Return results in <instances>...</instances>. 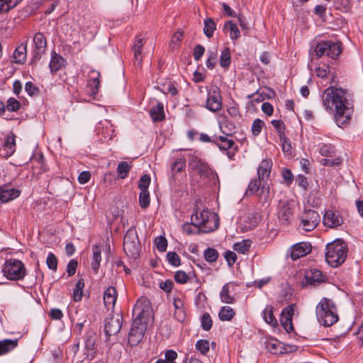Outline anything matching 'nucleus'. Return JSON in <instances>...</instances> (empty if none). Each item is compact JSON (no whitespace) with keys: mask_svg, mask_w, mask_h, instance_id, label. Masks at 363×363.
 <instances>
[{"mask_svg":"<svg viewBox=\"0 0 363 363\" xmlns=\"http://www.w3.org/2000/svg\"><path fill=\"white\" fill-rule=\"evenodd\" d=\"M184 38V33L181 30H177L172 37L169 43V47L174 50L179 46V43L182 42Z\"/></svg>","mask_w":363,"mask_h":363,"instance_id":"44","label":"nucleus"},{"mask_svg":"<svg viewBox=\"0 0 363 363\" xmlns=\"http://www.w3.org/2000/svg\"><path fill=\"white\" fill-rule=\"evenodd\" d=\"M21 107V103L15 98H9L6 104V109L9 111H17Z\"/></svg>","mask_w":363,"mask_h":363,"instance_id":"58","label":"nucleus"},{"mask_svg":"<svg viewBox=\"0 0 363 363\" xmlns=\"http://www.w3.org/2000/svg\"><path fill=\"white\" fill-rule=\"evenodd\" d=\"M195 347L202 354L206 355L209 351V342L207 340H199L196 342Z\"/></svg>","mask_w":363,"mask_h":363,"instance_id":"53","label":"nucleus"},{"mask_svg":"<svg viewBox=\"0 0 363 363\" xmlns=\"http://www.w3.org/2000/svg\"><path fill=\"white\" fill-rule=\"evenodd\" d=\"M235 286L236 284L234 282H228L222 287L220 298L223 303L230 304L235 301V298L230 295V287Z\"/></svg>","mask_w":363,"mask_h":363,"instance_id":"26","label":"nucleus"},{"mask_svg":"<svg viewBox=\"0 0 363 363\" xmlns=\"http://www.w3.org/2000/svg\"><path fill=\"white\" fill-rule=\"evenodd\" d=\"M343 218L340 212L333 210H327L323 218V223L325 226L331 228H336L343 223Z\"/></svg>","mask_w":363,"mask_h":363,"instance_id":"17","label":"nucleus"},{"mask_svg":"<svg viewBox=\"0 0 363 363\" xmlns=\"http://www.w3.org/2000/svg\"><path fill=\"white\" fill-rule=\"evenodd\" d=\"M230 31V38L232 40H236L240 38V32L236 23L233 21H228L223 26V31Z\"/></svg>","mask_w":363,"mask_h":363,"instance_id":"32","label":"nucleus"},{"mask_svg":"<svg viewBox=\"0 0 363 363\" xmlns=\"http://www.w3.org/2000/svg\"><path fill=\"white\" fill-rule=\"evenodd\" d=\"M22 0H0V12H7Z\"/></svg>","mask_w":363,"mask_h":363,"instance_id":"42","label":"nucleus"},{"mask_svg":"<svg viewBox=\"0 0 363 363\" xmlns=\"http://www.w3.org/2000/svg\"><path fill=\"white\" fill-rule=\"evenodd\" d=\"M89 76V79L87 84L91 90V94L96 95L98 94L100 87L101 74L99 72L93 69L90 71Z\"/></svg>","mask_w":363,"mask_h":363,"instance_id":"21","label":"nucleus"},{"mask_svg":"<svg viewBox=\"0 0 363 363\" xmlns=\"http://www.w3.org/2000/svg\"><path fill=\"white\" fill-rule=\"evenodd\" d=\"M147 323L145 320L133 319L128 333V344L131 347L138 345L143 340L147 330Z\"/></svg>","mask_w":363,"mask_h":363,"instance_id":"9","label":"nucleus"},{"mask_svg":"<svg viewBox=\"0 0 363 363\" xmlns=\"http://www.w3.org/2000/svg\"><path fill=\"white\" fill-rule=\"evenodd\" d=\"M347 251V243L341 239H337L326 245L325 261L332 267H337L345 261Z\"/></svg>","mask_w":363,"mask_h":363,"instance_id":"3","label":"nucleus"},{"mask_svg":"<svg viewBox=\"0 0 363 363\" xmlns=\"http://www.w3.org/2000/svg\"><path fill=\"white\" fill-rule=\"evenodd\" d=\"M21 195V190L11 188L9 189L7 184L0 186V206L9 202Z\"/></svg>","mask_w":363,"mask_h":363,"instance_id":"20","label":"nucleus"},{"mask_svg":"<svg viewBox=\"0 0 363 363\" xmlns=\"http://www.w3.org/2000/svg\"><path fill=\"white\" fill-rule=\"evenodd\" d=\"M168 262L174 267L181 265V259L176 252H168L166 255Z\"/></svg>","mask_w":363,"mask_h":363,"instance_id":"47","label":"nucleus"},{"mask_svg":"<svg viewBox=\"0 0 363 363\" xmlns=\"http://www.w3.org/2000/svg\"><path fill=\"white\" fill-rule=\"evenodd\" d=\"M66 61L60 54L53 52L50 62V69L52 74H55L65 67Z\"/></svg>","mask_w":363,"mask_h":363,"instance_id":"23","label":"nucleus"},{"mask_svg":"<svg viewBox=\"0 0 363 363\" xmlns=\"http://www.w3.org/2000/svg\"><path fill=\"white\" fill-rule=\"evenodd\" d=\"M251 245L252 240L247 239L234 243L233 248L235 251H237L238 253L246 254L249 252Z\"/></svg>","mask_w":363,"mask_h":363,"instance_id":"36","label":"nucleus"},{"mask_svg":"<svg viewBox=\"0 0 363 363\" xmlns=\"http://www.w3.org/2000/svg\"><path fill=\"white\" fill-rule=\"evenodd\" d=\"M186 167V159L184 157L178 158L172 165V170L176 173L181 172Z\"/></svg>","mask_w":363,"mask_h":363,"instance_id":"54","label":"nucleus"},{"mask_svg":"<svg viewBox=\"0 0 363 363\" xmlns=\"http://www.w3.org/2000/svg\"><path fill=\"white\" fill-rule=\"evenodd\" d=\"M144 45V39L140 35L136 37L134 45H133V50L134 52L135 65V66L141 67L143 62L142 50Z\"/></svg>","mask_w":363,"mask_h":363,"instance_id":"22","label":"nucleus"},{"mask_svg":"<svg viewBox=\"0 0 363 363\" xmlns=\"http://www.w3.org/2000/svg\"><path fill=\"white\" fill-rule=\"evenodd\" d=\"M273 309L272 306H267L262 313L265 322L275 328L278 325V322L274 315Z\"/></svg>","mask_w":363,"mask_h":363,"instance_id":"34","label":"nucleus"},{"mask_svg":"<svg viewBox=\"0 0 363 363\" xmlns=\"http://www.w3.org/2000/svg\"><path fill=\"white\" fill-rule=\"evenodd\" d=\"M336 9L342 12H348L351 9V0H335Z\"/></svg>","mask_w":363,"mask_h":363,"instance_id":"49","label":"nucleus"},{"mask_svg":"<svg viewBox=\"0 0 363 363\" xmlns=\"http://www.w3.org/2000/svg\"><path fill=\"white\" fill-rule=\"evenodd\" d=\"M174 280L177 283L184 284L189 280V275L182 270H179L174 274Z\"/></svg>","mask_w":363,"mask_h":363,"instance_id":"57","label":"nucleus"},{"mask_svg":"<svg viewBox=\"0 0 363 363\" xmlns=\"http://www.w3.org/2000/svg\"><path fill=\"white\" fill-rule=\"evenodd\" d=\"M320 154L324 157H333L335 147L331 144H323L320 148Z\"/></svg>","mask_w":363,"mask_h":363,"instance_id":"52","label":"nucleus"},{"mask_svg":"<svg viewBox=\"0 0 363 363\" xmlns=\"http://www.w3.org/2000/svg\"><path fill=\"white\" fill-rule=\"evenodd\" d=\"M216 28V24L213 18H207L204 20L203 32L208 38H211Z\"/></svg>","mask_w":363,"mask_h":363,"instance_id":"40","label":"nucleus"},{"mask_svg":"<svg viewBox=\"0 0 363 363\" xmlns=\"http://www.w3.org/2000/svg\"><path fill=\"white\" fill-rule=\"evenodd\" d=\"M150 115L154 122L162 121L164 119V105L162 102H157L150 111Z\"/></svg>","mask_w":363,"mask_h":363,"instance_id":"28","label":"nucleus"},{"mask_svg":"<svg viewBox=\"0 0 363 363\" xmlns=\"http://www.w3.org/2000/svg\"><path fill=\"white\" fill-rule=\"evenodd\" d=\"M84 286V279H79L76 283L75 288L73 291V299L74 301L78 302L82 300Z\"/></svg>","mask_w":363,"mask_h":363,"instance_id":"38","label":"nucleus"},{"mask_svg":"<svg viewBox=\"0 0 363 363\" xmlns=\"http://www.w3.org/2000/svg\"><path fill=\"white\" fill-rule=\"evenodd\" d=\"M320 221V215L314 210H306L301 218L300 227L305 231L313 230Z\"/></svg>","mask_w":363,"mask_h":363,"instance_id":"14","label":"nucleus"},{"mask_svg":"<svg viewBox=\"0 0 363 363\" xmlns=\"http://www.w3.org/2000/svg\"><path fill=\"white\" fill-rule=\"evenodd\" d=\"M177 353L173 350H168L164 353V359L166 363H176L175 360L177 358Z\"/></svg>","mask_w":363,"mask_h":363,"instance_id":"64","label":"nucleus"},{"mask_svg":"<svg viewBox=\"0 0 363 363\" xmlns=\"http://www.w3.org/2000/svg\"><path fill=\"white\" fill-rule=\"evenodd\" d=\"M204 257L206 262L209 263L215 262L218 258V251L213 247H208L204 251Z\"/></svg>","mask_w":363,"mask_h":363,"instance_id":"43","label":"nucleus"},{"mask_svg":"<svg viewBox=\"0 0 363 363\" xmlns=\"http://www.w3.org/2000/svg\"><path fill=\"white\" fill-rule=\"evenodd\" d=\"M326 277L324 276L321 271L317 269H310L306 272L303 286H315L317 284L325 282Z\"/></svg>","mask_w":363,"mask_h":363,"instance_id":"16","label":"nucleus"},{"mask_svg":"<svg viewBox=\"0 0 363 363\" xmlns=\"http://www.w3.org/2000/svg\"><path fill=\"white\" fill-rule=\"evenodd\" d=\"M117 299V291L116 288L109 286L104 294V301L106 307H113Z\"/></svg>","mask_w":363,"mask_h":363,"instance_id":"29","label":"nucleus"},{"mask_svg":"<svg viewBox=\"0 0 363 363\" xmlns=\"http://www.w3.org/2000/svg\"><path fill=\"white\" fill-rule=\"evenodd\" d=\"M343 159L340 157H337L335 158L334 160H330V159H322L320 160V164L323 166H329V167H333V166H339L342 163Z\"/></svg>","mask_w":363,"mask_h":363,"instance_id":"61","label":"nucleus"},{"mask_svg":"<svg viewBox=\"0 0 363 363\" xmlns=\"http://www.w3.org/2000/svg\"><path fill=\"white\" fill-rule=\"evenodd\" d=\"M18 345V340H10L6 339L2 341H0V356L5 354L14 348H16Z\"/></svg>","mask_w":363,"mask_h":363,"instance_id":"31","label":"nucleus"},{"mask_svg":"<svg viewBox=\"0 0 363 363\" xmlns=\"http://www.w3.org/2000/svg\"><path fill=\"white\" fill-rule=\"evenodd\" d=\"M25 90L30 96H36L40 94L39 88L31 82H27L26 83Z\"/></svg>","mask_w":363,"mask_h":363,"instance_id":"55","label":"nucleus"},{"mask_svg":"<svg viewBox=\"0 0 363 363\" xmlns=\"http://www.w3.org/2000/svg\"><path fill=\"white\" fill-rule=\"evenodd\" d=\"M151 181L150 176L149 174L143 175L138 182V188L140 191H148Z\"/></svg>","mask_w":363,"mask_h":363,"instance_id":"56","label":"nucleus"},{"mask_svg":"<svg viewBox=\"0 0 363 363\" xmlns=\"http://www.w3.org/2000/svg\"><path fill=\"white\" fill-rule=\"evenodd\" d=\"M316 316L320 324L331 326L338 320L337 308L331 299L323 298L316 306Z\"/></svg>","mask_w":363,"mask_h":363,"instance_id":"4","label":"nucleus"},{"mask_svg":"<svg viewBox=\"0 0 363 363\" xmlns=\"http://www.w3.org/2000/svg\"><path fill=\"white\" fill-rule=\"evenodd\" d=\"M263 181L262 179H259V177L252 179L248 184L245 194L247 196L255 195L259 190Z\"/></svg>","mask_w":363,"mask_h":363,"instance_id":"37","label":"nucleus"},{"mask_svg":"<svg viewBox=\"0 0 363 363\" xmlns=\"http://www.w3.org/2000/svg\"><path fill=\"white\" fill-rule=\"evenodd\" d=\"M3 274L11 281L21 280L26 275L24 264L18 259H9L6 261L2 269Z\"/></svg>","mask_w":363,"mask_h":363,"instance_id":"6","label":"nucleus"},{"mask_svg":"<svg viewBox=\"0 0 363 363\" xmlns=\"http://www.w3.org/2000/svg\"><path fill=\"white\" fill-rule=\"evenodd\" d=\"M150 301L145 297H140L135 304L133 310V315L135 316L134 319L138 320H145L147 323V317L150 312Z\"/></svg>","mask_w":363,"mask_h":363,"instance_id":"13","label":"nucleus"},{"mask_svg":"<svg viewBox=\"0 0 363 363\" xmlns=\"http://www.w3.org/2000/svg\"><path fill=\"white\" fill-rule=\"evenodd\" d=\"M293 209L289 203H286L281 206L279 212V218L283 224L288 225L290 223V221L293 218Z\"/></svg>","mask_w":363,"mask_h":363,"instance_id":"27","label":"nucleus"},{"mask_svg":"<svg viewBox=\"0 0 363 363\" xmlns=\"http://www.w3.org/2000/svg\"><path fill=\"white\" fill-rule=\"evenodd\" d=\"M150 193L148 191H140L139 194V203L142 208L145 209L150 205Z\"/></svg>","mask_w":363,"mask_h":363,"instance_id":"45","label":"nucleus"},{"mask_svg":"<svg viewBox=\"0 0 363 363\" xmlns=\"http://www.w3.org/2000/svg\"><path fill=\"white\" fill-rule=\"evenodd\" d=\"M132 165L129 164L127 162L123 161L118 163L116 171L118 176L121 179H125L128 177Z\"/></svg>","mask_w":363,"mask_h":363,"instance_id":"41","label":"nucleus"},{"mask_svg":"<svg viewBox=\"0 0 363 363\" xmlns=\"http://www.w3.org/2000/svg\"><path fill=\"white\" fill-rule=\"evenodd\" d=\"M223 99L220 88L213 85L208 90L206 107L212 112H218L222 109Z\"/></svg>","mask_w":363,"mask_h":363,"instance_id":"12","label":"nucleus"},{"mask_svg":"<svg viewBox=\"0 0 363 363\" xmlns=\"http://www.w3.org/2000/svg\"><path fill=\"white\" fill-rule=\"evenodd\" d=\"M272 164L271 159H264L261 162L257 168V177L259 179L264 181L265 178L269 177Z\"/></svg>","mask_w":363,"mask_h":363,"instance_id":"24","label":"nucleus"},{"mask_svg":"<svg viewBox=\"0 0 363 363\" xmlns=\"http://www.w3.org/2000/svg\"><path fill=\"white\" fill-rule=\"evenodd\" d=\"M294 306L295 305L291 304L290 306L285 307L281 313V324L288 333H291L294 330L292 323V318L294 312Z\"/></svg>","mask_w":363,"mask_h":363,"instance_id":"18","label":"nucleus"},{"mask_svg":"<svg viewBox=\"0 0 363 363\" xmlns=\"http://www.w3.org/2000/svg\"><path fill=\"white\" fill-rule=\"evenodd\" d=\"M231 137L232 136L228 134L219 136L216 135L214 145H216L220 150L227 151L228 158L233 160L238 151V147Z\"/></svg>","mask_w":363,"mask_h":363,"instance_id":"11","label":"nucleus"},{"mask_svg":"<svg viewBox=\"0 0 363 363\" xmlns=\"http://www.w3.org/2000/svg\"><path fill=\"white\" fill-rule=\"evenodd\" d=\"M27 57V45L21 43L14 50L13 54V62L23 65L25 63Z\"/></svg>","mask_w":363,"mask_h":363,"instance_id":"25","label":"nucleus"},{"mask_svg":"<svg viewBox=\"0 0 363 363\" xmlns=\"http://www.w3.org/2000/svg\"><path fill=\"white\" fill-rule=\"evenodd\" d=\"M92 262L91 267L95 274L98 273L101 261V248L100 245H94L92 246Z\"/></svg>","mask_w":363,"mask_h":363,"instance_id":"30","label":"nucleus"},{"mask_svg":"<svg viewBox=\"0 0 363 363\" xmlns=\"http://www.w3.org/2000/svg\"><path fill=\"white\" fill-rule=\"evenodd\" d=\"M264 125V123L262 120H260L259 118L255 119L253 121L252 125V135L255 136L258 135L261 133Z\"/></svg>","mask_w":363,"mask_h":363,"instance_id":"59","label":"nucleus"},{"mask_svg":"<svg viewBox=\"0 0 363 363\" xmlns=\"http://www.w3.org/2000/svg\"><path fill=\"white\" fill-rule=\"evenodd\" d=\"M46 264L50 269L54 272L57 271L58 260L57 257L52 252L48 253L46 259Z\"/></svg>","mask_w":363,"mask_h":363,"instance_id":"50","label":"nucleus"},{"mask_svg":"<svg viewBox=\"0 0 363 363\" xmlns=\"http://www.w3.org/2000/svg\"><path fill=\"white\" fill-rule=\"evenodd\" d=\"M267 350L274 354H280L284 353V348L281 343L277 339H270L266 343Z\"/></svg>","mask_w":363,"mask_h":363,"instance_id":"33","label":"nucleus"},{"mask_svg":"<svg viewBox=\"0 0 363 363\" xmlns=\"http://www.w3.org/2000/svg\"><path fill=\"white\" fill-rule=\"evenodd\" d=\"M34 48L32 51L31 63L38 62L45 53L47 48V40L42 33H36L33 37Z\"/></svg>","mask_w":363,"mask_h":363,"instance_id":"15","label":"nucleus"},{"mask_svg":"<svg viewBox=\"0 0 363 363\" xmlns=\"http://www.w3.org/2000/svg\"><path fill=\"white\" fill-rule=\"evenodd\" d=\"M174 306L177 310L175 312V316L177 318L182 321L184 317V313L183 310V302L180 298H175L174 300Z\"/></svg>","mask_w":363,"mask_h":363,"instance_id":"46","label":"nucleus"},{"mask_svg":"<svg viewBox=\"0 0 363 363\" xmlns=\"http://www.w3.org/2000/svg\"><path fill=\"white\" fill-rule=\"evenodd\" d=\"M123 320L121 313L111 314L104 320V333L107 337L106 341H108L111 336L118 334L121 329Z\"/></svg>","mask_w":363,"mask_h":363,"instance_id":"10","label":"nucleus"},{"mask_svg":"<svg viewBox=\"0 0 363 363\" xmlns=\"http://www.w3.org/2000/svg\"><path fill=\"white\" fill-rule=\"evenodd\" d=\"M201 328L203 330L208 331L213 325V320L208 313H204L201 316Z\"/></svg>","mask_w":363,"mask_h":363,"instance_id":"48","label":"nucleus"},{"mask_svg":"<svg viewBox=\"0 0 363 363\" xmlns=\"http://www.w3.org/2000/svg\"><path fill=\"white\" fill-rule=\"evenodd\" d=\"M194 216L196 223L194 226L197 228L196 234L210 233L218 228L219 218L217 213L204 209L199 214L196 210V213L191 216V221L194 220Z\"/></svg>","mask_w":363,"mask_h":363,"instance_id":"2","label":"nucleus"},{"mask_svg":"<svg viewBox=\"0 0 363 363\" xmlns=\"http://www.w3.org/2000/svg\"><path fill=\"white\" fill-rule=\"evenodd\" d=\"M235 315V311L230 306H223L218 313V317L221 321H230Z\"/></svg>","mask_w":363,"mask_h":363,"instance_id":"35","label":"nucleus"},{"mask_svg":"<svg viewBox=\"0 0 363 363\" xmlns=\"http://www.w3.org/2000/svg\"><path fill=\"white\" fill-rule=\"evenodd\" d=\"M312 246L307 242H301L294 245L291 247V257L293 260H296L303 257L311 252Z\"/></svg>","mask_w":363,"mask_h":363,"instance_id":"19","label":"nucleus"},{"mask_svg":"<svg viewBox=\"0 0 363 363\" xmlns=\"http://www.w3.org/2000/svg\"><path fill=\"white\" fill-rule=\"evenodd\" d=\"M140 248L137 231L135 228H130L123 238V250L128 257L136 259L139 257Z\"/></svg>","mask_w":363,"mask_h":363,"instance_id":"5","label":"nucleus"},{"mask_svg":"<svg viewBox=\"0 0 363 363\" xmlns=\"http://www.w3.org/2000/svg\"><path fill=\"white\" fill-rule=\"evenodd\" d=\"M273 127L276 129L279 137H284L285 135L286 125L281 120H273L271 122Z\"/></svg>","mask_w":363,"mask_h":363,"instance_id":"51","label":"nucleus"},{"mask_svg":"<svg viewBox=\"0 0 363 363\" xmlns=\"http://www.w3.org/2000/svg\"><path fill=\"white\" fill-rule=\"evenodd\" d=\"M281 176L287 185L292 184L294 181V175L289 169L283 168L281 170Z\"/></svg>","mask_w":363,"mask_h":363,"instance_id":"63","label":"nucleus"},{"mask_svg":"<svg viewBox=\"0 0 363 363\" xmlns=\"http://www.w3.org/2000/svg\"><path fill=\"white\" fill-rule=\"evenodd\" d=\"M189 166L192 170L196 171L201 177L213 179L217 177L216 172L210 167L208 164L197 156L191 157Z\"/></svg>","mask_w":363,"mask_h":363,"instance_id":"8","label":"nucleus"},{"mask_svg":"<svg viewBox=\"0 0 363 363\" xmlns=\"http://www.w3.org/2000/svg\"><path fill=\"white\" fill-rule=\"evenodd\" d=\"M342 43L340 41H321L316 44L314 51L318 58L326 55L332 59H336L342 52Z\"/></svg>","mask_w":363,"mask_h":363,"instance_id":"7","label":"nucleus"},{"mask_svg":"<svg viewBox=\"0 0 363 363\" xmlns=\"http://www.w3.org/2000/svg\"><path fill=\"white\" fill-rule=\"evenodd\" d=\"M155 244L160 252L166 251L167 247V240L164 237L160 236L159 238H156L155 240Z\"/></svg>","mask_w":363,"mask_h":363,"instance_id":"62","label":"nucleus"},{"mask_svg":"<svg viewBox=\"0 0 363 363\" xmlns=\"http://www.w3.org/2000/svg\"><path fill=\"white\" fill-rule=\"evenodd\" d=\"M231 63L230 50L228 47H225L221 52L220 57V65L223 68H228Z\"/></svg>","mask_w":363,"mask_h":363,"instance_id":"39","label":"nucleus"},{"mask_svg":"<svg viewBox=\"0 0 363 363\" xmlns=\"http://www.w3.org/2000/svg\"><path fill=\"white\" fill-rule=\"evenodd\" d=\"M279 139L281 142L283 152L289 155H291L292 147L289 139L286 136V135H284L283 138L280 137Z\"/></svg>","mask_w":363,"mask_h":363,"instance_id":"60","label":"nucleus"},{"mask_svg":"<svg viewBox=\"0 0 363 363\" xmlns=\"http://www.w3.org/2000/svg\"><path fill=\"white\" fill-rule=\"evenodd\" d=\"M322 102L326 111L333 114L339 127L349 125L354 113V104L347 89L330 86L322 95Z\"/></svg>","mask_w":363,"mask_h":363,"instance_id":"1","label":"nucleus"}]
</instances>
